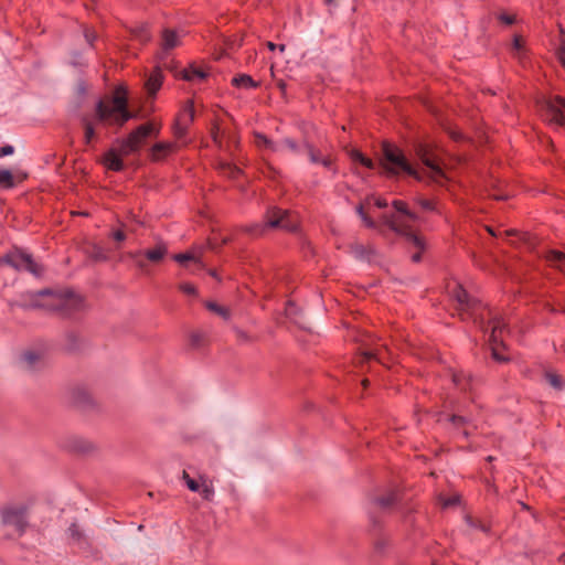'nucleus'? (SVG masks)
Here are the masks:
<instances>
[{
	"label": "nucleus",
	"instance_id": "f257e3e1",
	"mask_svg": "<svg viewBox=\"0 0 565 565\" xmlns=\"http://www.w3.org/2000/svg\"><path fill=\"white\" fill-rule=\"evenodd\" d=\"M417 156L425 164L427 170H416L409 163L402 149L388 141H384L382 143V158L377 167L380 168V172L387 177H398L404 173L415 178L418 181H428L437 184H444L446 181V174L441 168L439 158L423 145L418 147Z\"/></svg>",
	"mask_w": 565,
	"mask_h": 565
},
{
	"label": "nucleus",
	"instance_id": "f03ea898",
	"mask_svg": "<svg viewBox=\"0 0 565 565\" xmlns=\"http://www.w3.org/2000/svg\"><path fill=\"white\" fill-rule=\"evenodd\" d=\"M451 298L456 300L458 305V311L461 318L473 319L480 329L489 335V345L491 348L492 358L498 362H507L508 358L500 353V348H504L503 333L505 332L507 324L503 319L497 315H492V311L483 305L470 297L469 294L460 286L456 285L450 291Z\"/></svg>",
	"mask_w": 565,
	"mask_h": 565
},
{
	"label": "nucleus",
	"instance_id": "7ed1b4c3",
	"mask_svg": "<svg viewBox=\"0 0 565 565\" xmlns=\"http://www.w3.org/2000/svg\"><path fill=\"white\" fill-rule=\"evenodd\" d=\"M11 306L24 310H43L68 317L82 309L83 299L71 290L42 289L23 292L18 300L11 302Z\"/></svg>",
	"mask_w": 565,
	"mask_h": 565
},
{
	"label": "nucleus",
	"instance_id": "20e7f679",
	"mask_svg": "<svg viewBox=\"0 0 565 565\" xmlns=\"http://www.w3.org/2000/svg\"><path fill=\"white\" fill-rule=\"evenodd\" d=\"M392 205L396 213L383 214L382 222L393 232L409 237L414 245L422 250L424 248L422 238L412 232L413 224L418 223L422 220L420 216L402 200H394Z\"/></svg>",
	"mask_w": 565,
	"mask_h": 565
},
{
	"label": "nucleus",
	"instance_id": "39448f33",
	"mask_svg": "<svg viewBox=\"0 0 565 565\" xmlns=\"http://www.w3.org/2000/svg\"><path fill=\"white\" fill-rule=\"evenodd\" d=\"M134 117L135 115L128 110V99L125 90L117 89L115 92L111 105L103 100L96 104V118L99 121L113 120L115 124L122 126Z\"/></svg>",
	"mask_w": 565,
	"mask_h": 565
},
{
	"label": "nucleus",
	"instance_id": "423d86ee",
	"mask_svg": "<svg viewBox=\"0 0 565 565\" xmlns=\"http://www.w3.org/2000/svg\"><path fill=\"white\" fill-rule=\"evenodd\" d=\"M266 227L273 228H281L288 232H295L298 227L297 220L294 215L288 212L280 210L278 207H273L266 213V223L262 224H253L245 227V231L250 235L257 236L263 234Z\"/></svg>",
	"mask_w": 565,
	"mask_h": 565
},
{
	"label": "nucleus",
	"instance_id": "0eeeda50",
	"mask_svg": "<svg viewBox=\"0 0 565 565\" xmlns=\"http://www.w3.org/2000/svg\"><path fill=\"white\" fill-rule=\"evenodd\" d=\"M158 134L159 128L152 122H147L138 126L126 138L117 139L116 145L119 146V152L124 157H128L138 153L150 135L158 136Z\"/></svg>",
	"mask_w": 565,
	"mask_h": 565
},
{
	"label": "nucleus",
	"instance_id": "6e6552de",
	"mask_svg": "<svg viewBox=\"0 0 565 565\" xmlns=\"http://www.w3.org/2000/svg\"><path fill=\"white\" fill-rule=\"evenodd\" d=\"M0 263L14 268L15 270L29 271L38 277L43 273V267L33 259L32 255L19 248L8 252L0 258Z\"/></svg>",
	"mask_w": 565,
	"mask_h": 565
},
{
	"label": "nucleus",
	"instance_id": "1a4fd4ad",
	"mask_svg": "<svg viewBox=\"0 0 565 565\" xmlns=\"http://www.w3.org/2000/svg\"><path fill=\"white\" fill-rule=\"evenodd\" d=\"M1 520L3 525L11 526L18 536H22L29 525L26 508L6 507L1 510Z\"/></svg>",
	"mask_w": 565,
	"mask_h": 565
},
{
	"label": "nucleus",
	"instance_id": "9d476101",
	"mask_svg": "<svg viewBox=\"0 0 565 565\" xmlns=\"http://www.w3.org/2000/svg\"><path fill=\"white\" fill-rule=\"evenodd\" d=\"M565 109V98L561 96H555L544 104V117L551 124L556 126L565 125V116L563 113Z\"/></svg>",
	"mask_w": 565,
	"mask_h": 565
},
{
	"label": "nucleus",
	"instance_id": "9b49d317",
	"mask_svg": "<svg viewBox=\"0 0 565 565\" xmlns=\"http://www.w3.org/2000/svg\"><path fill=\"white\" fill-rule=\"evenodd\" d=\"M182 34L173 29H163L161 32V49L162 54L181 45Z\"/></svg>",
	"mask_w": 565,
	"mask_h": 565
},
{
	"label": "nucleus",
	"instance_id": "f8f14e48",
	"mask_svg": "<svg viewBox=\"0 0 565 565\" xmlns=\"http://www.w3.org/2000/svg\"><path fill=\"white\" fill-rule=\"evenodd\" d=\"M178 149L179 145L177 142H157L150 149V159L152 161H161Z\"/></svg>",
	"mask_w": 565,
	"mask_h": 565
},
{
	"label": "nucleus",
	"instance_id": "ddd939ff",
	"mask_svg": "<svg viewBox=\"0 0 565 565\" xmlns=\"http://www.w3.org/2000/svg\"><path fill=\"white\" fill-rule=\"evenodd\" d=\"M121 157L124 156L119 152V146H117V148H110L104 156L105 167L111 171H121L124 169Z\"/></svg>",
	"mask_w": 565,
	"mask_h": 565
},
{
	"label": "nucleus",
	"instance_id": "4468645a",
	"mask_svg": "<svg viewBox=\"0 0 565 565\" xmlns=\"http://www.w3.org/2000/svg\"><path fill=\"white\" fill-rule=\"evenodd\" d=\"M23 367L29 371L36 370L44 365V355L33 351H26L21 355Z\"/></svg>",
	"mask_w": 565,
	"mask_h": 565
},
{
	"label": "nucleus",
	"instance_id": "2eb2a0df",
	"mask_svg": "<svg viewBox=\"0 0 565 565\" xmlns=\"http://www.w3.org/2000/svg\"><path fill=\"white\" fill-rule=\"evenodd\" d=\"M454 384L462 392H472L475 380L462 371L452 374Z\"/></svg>",
	"mask_w": 565,
	"mask_h": 565
},
{
	"label": "nucleus",
	"instance_id": "dca6fc26",
	"mask_svg": "<svg viewBox=\"0 0 565 565\" xmlns=\"http://www.w3.org/2000/svg\"><path fill=\"white\" fill-rule=\"evenodd\" d=\"M195 117V110H194V104L192 100H186L184 106L182 107L181 111L177 116L175 120L183 122L185 126L190 127L191 124L194 121Z\"/></svg>",
	"mask_w": 565,
	"mask_h": 565
},
{
	"label": "nucleus",
	"instance_id": "f3484780",
	"mask_svg": "<svg viewBox=\"0 0 565 565\" xmlns=\"http://www.w3.org/2000/svg\"><path fill=\"white\" fill-rule=\"evenodd\" d=\"M182 78L188 82H202L206 78L207 74L195 65H190L182 72Z\"/></svg>",
	"mask_w": 565,
	"mask_h": 565
},
{
	"label": "nucleus",
	"instance_id": "a211bd4d",
	"mask_svg": "<svg viewBox=\"0 0 565 565\" xmlns=\"http://www.w3.org/2000/svg\"><path fill=\"white\" fill-rule=\"evenodd\" d=\"M168 253V247L163 243H159L154 248L145 250L143 255L151 263L161 262Z\"/></svg>",
	"mask_w": 565,
	"mask_h": 565
},
{
	"label": "nucleus",
	"instance_id": "6ab92c4d",
	"mask_svg": "<svg viewBox=\"0 0 565 565\" xmlns=\"http://www.w3.org/2000/svg\"><path fill=\"white\" fill-rule=\"evenodd\" d=\"M232 85L237 88L252 89L257 88L259 84L247 74H239L232 78Z\"/></svg>",
	"mask_w": 565,
	"mask_h": 565
},
{
	"label": "nucleus",
	"instance_id": "aec40b11",
	"mask_svg": "<svg viewBox=\"0 0 565 565\" xmlns=\"http://www.w3.org/2000/svg\"><path fill=\"white\" fill-rule=\"evenodd\" d=\"M162 85V74L161 72L154 71L150 74L149 78L146 82V88L150 95H154Z\"/></svg>",
	"mask_w": 565,
	"mask_h": 565
},
{
	"label": "nucleus",
	"instance_id": "412c9836",
	"mask_svg": "<svg viewBox=\"0 0 565 565\" xmlns=\"http://www.w3.org/2000/svg\"><path fill=\"white\" fill-rule=\"evenodd\" d=\"M398 501V492L393 490L387 494L379 497L374 500V503L379 505L381 509L386 510L394 505Z\"/></svg>",
	"mask_w": 565,
	"mask_h": 565
},
{
	"label": "nucleus",
	"instance_id": "4be33fe9",
	"mask_svg": "<svg viewBox=\"0 0 565 565\" xmlns=\"http://www.w3.org/2000/svg\"><path fill=\"white\" fill-rule=\"evenodd\" d=\"M201 479V490L198 491L200 495L206 500L212 501L214 498V486L212 480L207 479L206 477H200Z\"/></svg>",
	"mask_w": 565,
	"mask_h": 565
},
{
	"label": "nucleus",
	"instance_id": "5701e85b",
	"mask_svg": "<svg viewBox=\"0 0 565 565\" xmlns=\"http://www.w3.org/2000/svg\"><path fill=\"white\" fill-rule=\"evenodd\" d=\"M544 376L553 388L562 391L565 387V380L556 372L546 371Z\"/></svg>",
	"mask_w": 565,
	"mask_h": 565
},
{
	"label": "nucleus",
	"instance_id": "b1692460",
	"mask_svg": "<svg viewBox=\"0 0 565 565\" xmlns=\"http://www.w3.org/2000/svg\"><path fill=\"white\" fill-rule=\"evenodd\" d=\"M350 158L352 159V161L359 162L367 169L373 170L376 168V164L373 162L372 159L365 157L361 151L356 149L351 150Z\"/></svg>",
	"mask_w": 565,
	"mask_h": 565
},
{
	"label": "nucleus",
	"instance_id": "393cba45",
	"mask_svg": "<svg viewBox=\"0 0 565 565\" xmlns=\"http://www.w3.org/2000/svg\"><path fill=\"white\" fill-rule=\"evenodd\" d=\"M131 34L142 43H146L151 39L149 25L147 23H142L131 29Z\"/></svg>",
	"mask_w": 565,
	"mask_h": 565
},
{
	"label": "nucleus",
	"instance_id": "a878e982",
	"mask_svg": "<svg viewBox=\"0 0 565 565\" xmlns=\"http://www.w3.org/2000/svg\"><path fill=\"white\" fill-rule=\"evenodd\" d=\"M255 140H256V145L258 147H266V148L270 149L274 152L281 151V147L278 146V143L273 142L264 134L256 132L255 134Z\"/></svg>",
	"mask_w": 565,
	"mask_h": 565
},
{
	"label": "nucleus",
	"instance_id": "bb28decb",
	"mask_svg": "<svg viewBox=\"0 0 565 565\" xmlns=\"http://www.w3.org/2000/svg\"><path fill=\"white\" fill-rule=\"evenodd\" d=\"M546 260L555 267H565V253L559 250H550L546 254Z\"/></svg>",
	"mask_w": 565,
	"mask_h": 565
},
{
	"label": "nucleus",
	"instance_id": "cd10ccee",
	"mask_svg": "<svg viewBox=\"0 0 565 565\" xmlns=\"http://www.w3.org/2000/svg\"><path fill=\"white\" fill-rule=\"evenodd\" d=\"M225 136V131L221 130V127L217 122H214L211 128V137L213 142L218 149L224 148L223 137Z\"/></svg>",
	"mask_w": 565,
	"mask_h": 565
},
{
	"label": "nucleus",
	"instance_id": "c85d7f7f",
	"mask_svg": "<svg viewBox=\"0 0 565 565\" xmlns=\"http://www.w3.org/2000/svg\"><path fill=\"white\" fill-rule=\"evenodd\" d=\"M303 147L307 150V153H308V157H309V160L311 163H320V161H322V158L324 156L312 143L306 141L303 143Z\"/></svg>",
	"mask_w": 565,
	"mask_h": 565
},
{
	"label": "nucleus",
	"instance_id": "c756f323",
	"mask_svg": "<svg viewBox=\"0 0 565 565\" xmlns=\"http://www.w3.org/2000/svg\"><path fill=\"white\" fill-rule=\"evenodd\" d=\"M82 124H83V127H84V140H85V143L89 145L92 142V140L95 138L94 125L92 124V121L86 116H84L82 118Z\"/></svg>",
	"mask_w": 565,
	"mask_h": 565
},
{
	"label": "nucleus",
	"instance_id": "7c9ffc66",
	"mask_svg": "<svg viewBox=\"0 0 565 565\" xmlns=\"http://www.w3.org/2000/svg\"><path fill=\"white\" fill-rule=\"evenodd\" d=\"M414 202L424 211V212H438L437 204L435 201L425 199L422 196H417L414 199Z\"/></svg>",
	"mask_w": 565,
	"mask_h": 565
},
{
	"label": "nucleus",
	"instance_id": "2f4dec72",
	"mask_svg": "<svg viewBox=\"0 0 565 565\" xmlns=\"http://www.w3.org/2000/svg\"><path fill=\"white\" fill-rule=\"evenodd\" d=\"M205 307H206L210 311H212V312H214V313L218 315L220 317H222L224 320H228V319H230V317H231V315H230V310H228L227 308L222 307V306L217 305V303H216V302H214V301H206V302H205Z\"/></svg>",
	"mask_w": 565,
	"mask_h": 565
},
{
	"label": "nucleus",
	"instance_id": "473e14b6",
	"mask_svg": "<svg viewBox=\"0 0 565 565\" xmlns=\"http://www.w3.org/2000/svg\"><path fill=\"white\" fill-rule=\"evenodd\" d=\"M88 255L92 259L96 262H104L108 257L106 250L97 244H93L90 246V248L88 249Z\"/></svg>",
	"mask_w": 565,
	"mask_h": 565
},
{
	"label": "nucleus",
	"instance_id": "72a5a7b5",
	"mask_svg": "<svg viewBox=\"0 0 565 565\" xmlns=\"http://www.w3.org/2000/svg\"><path fill=\"white\" fill-rule=\"evenodd\" d=\"M14 178L10 170H0V188L12 189L14 188Z\"/></svg>",
	"mask_w": 565,
	"mask_h": 565
},
{
	"label": "nucleus",
	"instance_id": "f704fd0d",
	"mask_svg": "<svg viewBox=\"0 0 565 565\" xmlns=\"http://www.w3.org/2000/svg\"><path fill=\"white\" fill-rule=\"evenodd\" d=\"M188 129L189 127L185 126L183 122L174 120L172 126V132L178 140H183L185 138Z\"/></svg>",
	"mask_w": 565,
	"mask_h": 565
},
{
	"label": "nucleus",
	"instance_id": "c9c22d12",
	"mask_svg": "<svg viewBox=\"0 0 565 565\" xmlns=\"http://www.w3.org/2000/svg\"><path fill=\"white\" fill-rule=\"evenodd\" d=\"M182 479L184 480L189 490H191L192 492H198L201 490V479H192L185 470L182 473Z\"/></svg>",
	"mask_w": 565,
	"mask_h": 565
},
{
	"label": "nucleus",
	"instance_id": "e433bc0d",
	"mask_svg": "<svg viewBox=\"0 0 565 565\" xmlns=\"http://www.w3.org/2000/svg\"><path fill=\"white\" fill-rule=\"evenodd\" d=\"M173 259L181 265H184L186 262H200L193 253L175 254L173 255Z\"/></svg>",
	"mask_w": 565,
	"mask_h": 565
},
{
	"label": "nucleus",
	"instance_id": "4c0bfd02",
	"mask_svg": "<svg viewBox=\"0 0 565 565\" xmlns=\"http://www.w3.org/2000/svg\"><path fill=\"white\" fill-rule=\"evenodd\" d=\"M221 170L225 174H227L230 178H236L242 171L239 168L231 164V163H222Z\"/></svg>",
	"mask_w": 565,
	"mask_h": 565
},
{
	"label": "nucleus",
	"instance_id": "58836bf2",
	"mask_svg": "<svg viewBox=\"0 0 565 565\" xmlns=\"http://www.w3.org/2000/svg\"><path fill=\"white\" fill-rule=\"evenodd\" d=\"M278 146L281 147V150L287 148L294 153H298L300 151V147L298 146V143L290 138H285L281 142L278 143Z\"/></svg>",
	"mask_w": 565,
	"mask_h": 565
},
{
	"label": "nucleus",
	"instance_id": "ea45409f",
	"mask_svg": "<svg viewBox=\"0 0 565 565\" xmlns=\"http://www.w3.org/2000/svg\"><path fill=\"white\" fill-rule=\"evenodd\" d=\"M466 521H467L468 525L471 527L479 529L486 533L489 531V526L487 524L482 523L481 521L473 520L471 516H467Z\"/></svg>",
	"mask_w": 565,
	"mask_h": 565
},
{
	"label": "nucleus",
	"instance_id": "a19ab883",
	"mask_svg": "<svg viewBox=\"0 0 565 565\" xmlns=\"http://www.w3.org/2000/svg\"><path fill=\"white\" fill-rule=\"evenodd\" d=\"M449 422L455 426V427H461L466 424L469 423V419L465 416H460V415H451L449 417Z\"/></svg>",
	"mask_w": 565,
	"mask_h": 565
},
{
	"label": "nucleus",
	"instance_id": "79ce46f5",
	"mask_svg": "<svg viewBox=\"0 0 565 565\" xmlns=\"http://www.w3.org/2000/svg\"><path fill=\"white\" fill-rule=\"evenodd\" d=\"M68 533L71 537L76 542H79L83 539V533L79 531L78 526L75 523L71 524V526L68 527Z\"/></svg>",
	"mask_w": 565,
	"mask_h": 565
},
{
	"label": "nucleus",
	"instance_id": "37998d69",
	"mask_svg": "<svg viewBox=\"0 0 565 565\" xmlns=\"http://www.w3.org/2000/svg\"><path fill=\"white\" fill-rule=\"evenodd\" d=\"M84 36H85V40L86 42L93 46L94 42L96 41L97 39V34L94 30L89 29V28H85L84 30Z\"/></svg>",
	"mask_w": 565,
	"mask_h": 565
},
{
	"label": "nucleus",
	"instance_id": "c03bdc74",
	"mask_svg": "<svg viewBox=\"0 0 565 565\" xmlns=\"http://www.w3.org/2000/svg\"><path fill=\"white\" fill-rule=\"evenodd\" d=\"M320 164H322L324 168L332 170L333 173L337 172V169L333 168V158L330 154H327L322 158V161H320Z\"/></svg>",
	"mask_w": 565,
	"mask_h": 565
},
{
	"label": "nucleus",
	"instance_id": "a18cd8bd",
	"mask_svg": "<svg viewBox=\"0 0 565 565\" xmlns=\"http://www.w3.org/2000/svg\"><path fill=\"white\" fill-rule=\"evenodd\" d=\"M224 137H226L227 140H226V145H224V148L222 150H224V149L230 150L232 146L237 147L238 141L234 135L225 134Z\"/></svg>",
	"mask_w": 565,
	"mask_h": 565
},
{
	"label": "nucleus",
	"instance_id": "49530a36",
	"mask_svg": "<svg viewBox=\"0 0 565 565\" xmlns=\"http://www.w3.org/2000/svg\"><path fill=\"white\" fill-rule=\"evenodd\" d=\"M180 290L186 295H195L196 289L192 284L183 282L179 286Z\"/></svg>",
	"mask_w": 565,
	"mask_h": 565
},
{
	"label": "nucleus",
	"instance_id": "de8ad7c7",
	"mask_svg": "<svg viewBox=\"0 0 565 565\" xmlns=\"http://www.w3.org/2000/svg\"><path fill=\"white\" fill-rule=\"evenodd\" d=\"M498 19L507 24V25H511L515 22V17L514 15H511V14H507V13H501Z\"/></svg>",
	"mask_w": 565,
	"mask_h": 565
},
{
	"label": "nucleus",
	"instance_id": "09e8293b",
	"mask_svg": "<svg viewBox=\"0 0 565 565\" xmlns=\"http://www.w3.org/2000/svg\"><path fill=\"white\" fill-rule=\"evenodd\" d=\"M557 58L565 67V41H562L561 45L557 49Z\"/></svg>",
	"mask_w": 565,
	"mask_h": 565
},
{
	"label": "nucleus",
	"instance_id": "8fccbe9b",
	"mask_svg": "<svg viewBox=\"0 0 565 565\" xmlns=\"http://www.w3.org/2000/svg\"><path fill=\"white\" fill-rule=\"evenodd\" d=\"M371 359H376L380 362L382 361L377 351H367L363 353L362 361H370Z\"/></svg>",
	"mask_w": 565,
	"mask_h": 565
},
{
	"label": "nucleus",
	"instance_id": "3c124183",
	"mask_svg": "<svg viewBox=\"0 0 565 565\" xmlns=\"http://www.w3.org/2000/svg\"><path fill=\"white\" fill-rule=\"evenodd\" d=\"M236 337L242 342H250L252 338L243 330L236 329L235 330Z\"/></svg>",
	"mask_w": 565,
	"mask_h": 565
},
{
	"label": "nucleus",
	"instance_id": "603ef678",
	"mask_svg": "<svg viewBox=\"0 0 565 565\" xmlns=\"http://www.w3.org/2000/svg\"><path fill=\"white\" fill-rule=\"evenodd\" d=\"M190 341H191L192 347L198 348V347H200L201 342L203 341V338L200 333H192Z\"/></svg>",
	"mask_w": 565,
	"mask_h": 565
},
{
	"label": "nucleus",
	"instance_id": "864d4df0",
	"mask_svg": "<svg viewBox=\"0 0 565 565\" xmlns=\"http://www.w3.org/2000/svg\"><path fill=\"white\" fill-rule=\"evenodd\" d=\"M14 152V148L10 145H6L3 147H0V158L10 156Z\"/></svg>",
	"mask_w": 565,
	"mask_h": 565
},
{
	"label": "nucleus",
	"instance_id": "5fc2aeb1",
	"mask_svg": "<svg viewBox=\"0 0 565 565\" xmlns=\"http://www.w3.org/2000/svg\"><path fill=\"white\" fill-rule=\"evenodd\" d=\"M458 502H459L458 497H451V498H448L443 501V507L444 508L454 507V505L458 504Z\"/></svg>",
	"mask_w": 565,
	"mask_h": 565
},
{
	"label": "nucleus",
	"instance_id": "6e6d98bb",
	"mask_svg": "<svg viewBox=\"0 0 565 565\" xmlns=\"http://www.w3.org/2000/svg\"><path fill=\"white\" fill-rule=\"evenodd\" d=\"M113 238L117 242H122L126 238V234L121 230H117L111 234Z\"/></svg>",
	"mask_w": 565,
	"mask_h": 565
},
{
	"label": "nucleus",
	"instance_id": "4d7b16f0",
	"mask_svg": "<svg viewBox=\"0 0 565 565\" xmlns=\"http://www.w3.org/2000/svg\"><path fill=\"white\" fill-rule=\"evenodd\" d=\"M362 220L367 227H371V228L375 227V222L372 218H370L367 215H363Z\"/></svg>",
	"mask_w": 565,
	"mask_h": 565
},
{
	"label": "nucleus",
	"instance_id": "13d9d810",
	"mask_svg": "<svg viewBox=\"0 0 565 565\" xmlns=\"http://www.w3.org/2000/svg\"><path fill=\"white\" fill-rule=\"evenodd\" d=\"M375 205L379 207V209H384L388 205L387 201L385 199H376L375 200Z\"/></svg>",
	"mask_w": 565,
	"mask_h": 565
},
{
	"label": "nucleus",
	"instance_id": "bf43d9fd",
	"mask_svg": "<svg viewBox=\"0 0 565 565\" xmlns=\"http://www.w3.org/2000/svg\"><path fill=\"white\" fill-rule=\"evenodd\" d=\"M353 250L356 256H362L364 254V247L362 245L354 246Z\"/></svg>",
	"mask_w": 565,
	"mask_h": 565
},
{
	"label": "nucleus",
	"instance_id": "052dcab7",
	"mask_svg": "<svg viewBox=\"0 0 565 565\" xmlns=\"http://www.w3.org/2000/svg\"><path fill=\"white\" fill-rule=\"evenodd\" d=\"M420 259H422V253H420V250H419L418 253H415V254L412 256V260H413L414 263H418V262H420Z\"/></svg>",
	"mask_w": 565,
	"mask_h": 565
},
{
	"label": "nucleus",
	"instance_id": "680f3d73",
	"mask_svg": "<svg viewBox=\"0 0 565 565\" xmlns=\"http://www.w3.org/2000/svg\"><path fill=\"white\" fill-rule=\"evenodd\" d=\"M266 45H267V47H268L270 51H274V50H276V47H277V45H276L275 43H273V42H267V43H266Z\"/></svg>",
	"mask_w": 565,
	"mask_h": 565
},
{
	"label": "nucleus",
	"instance_id": "e2e57ef3",
	"mask_svg": "<svg viewBox=\"0 0 565 565\" xmlns=\"http://www.w3.org/2000/svg\"><path fill=\"white\" fill-rule=\"evenodd\" d=\"M359 215L363 218V215H366L363 211V206L362 205H359L358 209H356Z\"/></svg>",
	"mask_w": 565,
	"mask_h": 565
},
{
	"label": "nucleus",
	"instance_id": "0e129e2a",
	"mask_svg": "<svg viewBox=\"0 0 565 565\" xmlns=\"http://www.w3.org/2000/svg\"><path fill=\"white\" fill-rule=\"evenodd\" d=\"M514 47H515V49H519V47H520V39H519V38H515V39H514Z\"/></svg>",
	"mask_w": 565,
	"mask_h": 565
},
{
	"label": "nucleus",
	"instance_id": "69168bd1",
	"mask_svg": "<svg viewBox=\"0 0 565 565\" xmlns=\"http://www.w3.org/2000/svg\"><path fill=\"white\" fill-rule=\"evenodd\" d=\"M88 449H89L88 446H86V447H78L77 448L78 451H87Z\"/></svg>",
	"mask_w": 565,
	"mask_h": 565
},
{
	"label": "nucleus",
	"instance_id": "338daca9",
	"mask_svg": "<svg viewBox=\"0 0 565 565\" xmlns=\"http://www.w3.org/2000/svg\"><path fill=\"white\" fill-rule=\"evenodd\" d=\"M277 47L279 49L280 52H284L285 49H286V45L285 44H280Z\"/></svg>",
	"mask_w": 565,
	"mask_h": 565
},
{
	"label": "nucleus",
	"instance_id": "774afa93",
	"mask_svg": "<svg viewBox=\"0 0 565 565\" xmlns=\"http://www.w3.org/2000/svg\"><path fill=\"white\" fill-rule=\"evenodd\" d=\"M362 384H363L364 387H366L369 385V381L367 380H363Z\"/></svg>",
	"mask_w": 565,
	"mask_h": 565
}]
</instances>
